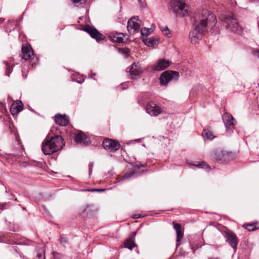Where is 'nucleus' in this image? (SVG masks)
<instances>
[{"mask_svg": "<svg viewBox=\"0 0 259 259\" xmlns=\"http://www.w3.org/2000/svg\"><path fill=\"white\" fill-rule=\"evenodd\" d=\"M216 18L213 13L207 10H203L195 17L194 28L190 31L189 38L192 43L196 44L202 38L205 31L214 32Z\"/></svg>", "mask_w": 259, "mask_h": 259, "instance_id": "nucleus-1", "label": "nucleus"}, {"mask_svg": "<svg viewBox=\"0 0 259 259\" xmlns=\"http://www.w3.org/2000/svg\"><path fill=\"white\" fill-rule=\"evenodd\" d=\"M65 145L62 137L57 135L54 137L47 136L42 144L41 150L44 154L49 155L62 149Z\"/></svg>", "mask_w": 259, "mask_h": 259, "instance_id": "nucleus-2", "label": "nucleus"}, {"mask_svg": "<svg viewBox=\"0 0 259 259\" xmlns=\"http://www.w3.org/2000/svg\"><path fill=\"white\" fill-rule=\"evenodd\" d=\"M221 19L227 29L238 34L241 33L242 28L237 22L233 14L228 13L223 15Z\"/></svg>", "mask_w": 259, "mask_h": 259, "instance_id": "nucleus-3", "label": "nucleus"}, {"mask_svg": "<svg viewBox=\"0 0 259 259\" xmlns=\"http://www.w3.org/2000/svg\"><path fill=\"white\" fill-rule=\"evenodd\" d=\"M171 10L178 16L189 15L190 9L183 0H172L170 4Z\"/></svg>", "mask_w": 259, "mask_h": 259, "instance_id": "nucleus-4", "label": "nucleus"}, {"mask_svg": "<svg viewBox=\"0 0 259 259\" xmlns=\"http://www.w3.org/2000/svg\"><path fill=\"white\" fill-rule=\"evenodd\" d=\"M179 77V73L175 71H165L160 76L161 85H166L171 80L177 81Z\"/></svg>", "mask_w": 259, "mask_h": 259, "instance_id": "nucleus-5", "label": "nucleus"}, {"mask_svg": "<svg viewBox=\"0 0 259 259\" xmlns=\"http://www.w3.org/2000/svg\"><path fill=\"white\" fill-rule=\"evenodd\" d=\"M102 145L104 149L110 152H114L120 148V144L117 141L106 139L103 141Z\"/></svg>", "mask_w": 259, "mask_h": 259, "instance_id": "nucleus-6", "label": "nucleus"}, {"mask_svg": "<svg viewBox=\"0 0 259 259\" xmlns=\"http://www.w3.org/2000/svg\"><path fill=\"white\" fill-rule=\"evenodd\" d=\"M223 121L226 127V131L228 133L232 132V128L236 124V121L234 117L228 113H225L223 115Z\"/></svg>", "mask_w": 259, "mask_h": 259, "instance_id": "nucleus-7", "label": "nucleus"}, {"mask_svg": "<svg viewBox=\"0 0 259 259\" xmlns=\"http://www.w3.org/2000/svg\"><path fill=\"white\" fill-rule=\"evenodd\" d=\"M146 112L151 116H156L162 112L161 107L153 102H149L146 108Z\"/></svg>", "mask_w": 259, "mask_h": 259, "instance_id": "nucleus-8", "label": "nucleus"}, {"mask_svg": "<svg viewBox=\"0 0 259 259\" xmlns=\"http://www.w3.org/2000/svg\"><path fill=\"white\" fill-rule=\"evenodd\" d=\"M135 17L131 18L127 22V29L131 34H135L140 31V24L134 20Z\"/></svg>", "mask_w": 259, "mask_h": 259, "instance_id": "nucleus-9", "label": "nucleus"}, {"mask_svg": "<svg viewBox=\"0 0 259 259\" xmlns=\"http://www.w3.org/2000/svg\"><path fill=\"white\" fill-rule=\"evenodd\" d=\"M83 30L89 33L92 38H95L98 41L103 39L102 34L99 33L95 28L86 25L83 27Z\"/></svg>", "mask_w": 259, "mask_h": 259, "instance_id": "nucleus-10", "label": "nucleus"}, {"mask_svg": "<svg viewBox=\"0 0 259 259\" xmlns=\"http://www.w3.org/2000/svg\"><path fill=\"white\" fill-rule=\"evenodd\" d=\"M170 64V62L164 59L158 60L157 63L153 66L154 71H159L166 69Z\"/></svg>", "mask_w": 259, "mask_h": 259, "instance_id": "nucleus-11", "label": "nucleus"}, {"mask_svg": "<svg viewBox=\"0 0 259 259\" xmlns=\"http://www.w3.org/2000/svg\"><path fill=\"white\" fill-rule=\"evenodd\" d=\"M226 241L235 251L238 244L236 235L232 232L226 233Z\"/></svg>", "mask_w": 259, "mask_h": 259, "instance_id": "nucleus-12", "label": "nucleus"}, {"mask_svg": "<svg viewBox=\"0 0 259 259\" xmlns=\"http://www.w3.org/2000/svg\"><path fill=\"white\" fill-rule=\"evenodd\" d=\"M74 139L76 143L85 145L89 144L90 142V138L81 131L77 133Z\"/></svg>", "mask_w": 259, "mask_h": 259, "instance_id": "nucleus-13", "label": "nucleus"}, {"mask_svg": "<svg viewBox=\"0 0 259 259\" xmlns=\"http://www.w3.org/2000/svg\"><path fill=\"white\" fill-rule=\"evenodd\" d=\"M22 102L20 100L16 101L11 106L10 111L13 115H17L23 109Z\"/></svg>", "mask_w": 259, "mask_h": 259, "instance_id": "nucleus-14", "label": "nucleus"}, {"mask_svg": "<svg viewBox=\"0 0 259 259\" xmlns=\"http://www.w3.org/2000/svg\"><path fill=\"white\" fill-rule=\"evenodd\" d=\"M22 52L25 60L29 59L33 54L31 46L27 44L22 45Z\"/></svg>", "mask_w": 259, "mask_h": 259, "instance_id": "nucleus-15", "label": "nucleus"}, {"mask_svg": "<svg viewBox=\"0 0 259 259\" xmlns=\"http://www.w3.org/2000/svg\"><path fill=\"white\" fill-rule=\"evenodd\" d=\"M55 121L59 125L66 126L68 123L69 119L66 115L57 114L55 116Z\"/></svg>", "mask_w": 259, "mask_h": 259, "instance_id": "nucleus-16", "label": "nucleus"}, {"mask_svg": "<svg viewBox=\"0 0 259 259\" xmlns=\"http://www.w3.org/2000/svg\"><path fill=\"white\" fill-rule=\"evenodd\" d=\"M136 235V232H134L132 234V236L127 238L125 242H124V247L129 249L130 250H132L133 247L136 246L135 243V236Z\"/></svg>", "mask_w": 259, "mask_h": 259, "instance_id": "nucleus-17", "label": "nucleus"}, {"mask_svg": "<svg viewBox=\"0 0 259 259\" xmlns=\"http://www.w3.org/2000/svg\"><path fill=\"white\" fill-rule=\"evenodd\" d=\"M174 228L177 232V245H179V242L180 241L181 238L183 237L184 234L182 230V227L180 224L173 222Z\"/></svg>", "mask_w": 259, "mask_h": 259, "instance_id": "nucleus-18", "label": "nucleus"}, {"mask_svg": "<svg viewBox=\"0 0 259 259\" xmlns=\"http://www.w3.org/2000/svg\"><path fill=\"white\" fill-rule=\"evenodd\" d=\"M226 153L222 150L217 149L213 152L212 158L217 161H220L225 160Z\"/></svg>", "mask_w": 259, "mask_h": 259, "instance_id": "nucleus-19", "label": "nucleus"}, {"mask_svg": "<svg viewBox=\"0 0 259 259\" xmlns=\"http://www.w3.org/2000/svg\"><path fill=\"white\" fill-rule=\"evenodd\" d=\"M109 36L113 41L120 43L123 41L124 35L122 33L112 32Z\"/></svg>", "mask_w": 259, "mask_h": 259, "instance_id": "nucleus-20", "label": "nucleus"}, {"mask_svg": "<svg viewBox=\"0 0 259 259\" xmlns=\"http://www.w3.org/2000/svg\"><path fill=\"white\" fill-rule=\"evenodd\" d=\"M189 164L190 165V167L193 169L194 168V167H196L199 168H204L208 171L210 170L209 166L204 162H198L197 163V164H191L190 163H189Z\"/></svg>", "mask_w": 259, "mask_h": 259, "instance_id": "nucleus-21", "label": "nucleus"}, {"mask_svg": "<svg viewBox=\"0 0 259 259\" xmlns=\"http://www.w3.org/2000/svg\"><path fill=\"white\" fill-rule=\"evenodd\" d=\"M130 72L131 75L137 76L140 74L141 70L138 65L133 63L130 68Z\"/></svg>", "mask_w": 259, "mask_h": 259, "instance_id": "nucleus-22", "label": "nucleus"}, {"mask_svg": "<svg viewBox=\"0 0 259 259\" xmlns=\"http://www.w3.org/2000/svg\"><path fill=\"white\" fill-rule=\"evenodd\" d=\"M202 135L204 138L207 140H212L215 137L208 128L203 130Z\"/></svg>", "mask_w": 259, "mask_h": 259, "instance_id": "nucleus-23", "label": "nucleus"}, {"mask_svg": "<svg viewBox=\"0 0 259 259\" xmlns=\"http://www.w3.org/2000/svg\"><path fill=\"white\" fill-rule=\"evenodd\" d=\"M259 228V223H253L246 225V229L249 231H253Z\"/></svg>", "mask_w": 259, "mask_h": 259, "instance_id": "nucleus-24", "label": "nucleus"}, {"mask_svg": "<svg viewBox=\"0 0 259 259\" xmlns=\"http://www.w3.org/2000/svg\"><path fill=\"white\" fill-rule=\"evenodd\" d=\"M5 63L6 65V75L9 76L12 71L13 65L7 61H5Z\"/></svg>", "mask_w": 259, "mask_h": 259, "instance_id": "nucleus-25", "label": "nucleus"}, {"mask_svg": "<svg viewBox=\"0 0 259 259\" xmlns=\"http://www.w3.org/2000/svg\"><path fill=\"white\" fill-rule=\"evenodd\" d=\"M160 29L164 35L168 37L170 36V31L167 26H161Z\"/></svg>", "mask_w": 259, "mask_h": 259, "instance_id": "nucleus-26", "label": "nucleus"}, {"mask_svg": "<svg viewBox=\"0 0 259 259\" xmlns=\"http://www.w3.org/2000/svg\"><path fill=\"white\" fill-rule=\"evenodd\" d=\"M54 259H67V256L60 253L55 252L53 254Z\"/></svg>", "mask_w": 259, "mask_h": 259, "instance_id": "nucleus-27", "label": "nucleus"}, {"mask_svg": "<svg viewBox=\"0 0 259 259\" xmlns=\"http://www.w3.org/2000/svg\"><path fill=\"white\" fill-rule=\"evenodd\" d=\"M141 33L143 36H147L151 33V31L150 29L142 28L141 29Z\"/></svg>", "mask_w": 259, "mask_h": 259, "instance_id": "nucleus-28", "label": "nucleus"}, {"mask_svg": "<svg viewBox=\"0 0 259 259\" xmlns=\"http://www.w3.org/2000/svg\"><path fill=\"white\" fill-rule=\"evenodd\" d=\"M60 242L61 244L65 246L68 243V239L65 237H62L59 239Z\"/></svg>", "mask_w": 259, "mask_h": 259, "instance_id": "nucleus-29", "label": "nucleus"}, {"mask_svg": "<svg viewBox=\"0 0 259 259\" xmlns=\"http://www.w3.org/2000/svg\"><path fill=\"white\" fill-rule=\"evenodd\" d=\"M72 1L75 5H81L84 3L86 0H72Z\"/></svg>", "mask_w": 259, "mask_h": 259, "instance_id": "nucleus-30", "label": "nucleus"}, {"mask_svg": "<svg viewBox=\"0 0 259 259\" xmlns=\"http://www.w3.org/2000/svg\"><path fill=\"white\" fill-rule=\"evenodd\" d=\"M134 175V173L133 172H131L130 174H125L122 178V180H124V179H127L131 177H132L133 175Z\"/></svg>", "mask_w": 259, "mask_h": 259, "instance_id": "nucleus-31", "label": "nucleus"}, {"mask_svg": "<svg viewBox=\"0 0 259 259\" xmlns=\"http://www.w3.org/2000/svg\"><path fill=\"white\" fill-rule=\"evenodd\" d=\"M82 191L97 192V189H84L82 190Z\"/></svg>", "mask_w": 259, "mask_h": 259, "instance_id": "nucleus-32", "label": "nucleus"}, {"mask_svg": "<svg viewBox=\"0 0 259 259\" xmlns=\"http://www.w3.org/2000/svg\"><path fill=\"white\" fill-rule=\"evenodd\" d=\"M254 55L259 59V50H255L253 52Z\"/></svg>", "mask_w": 259, "mask_h": 259, "instance_id": "nucleus-33", "label": "nucleus"}, {"mask_svg": "<svg viewBox=\"0 0 259 259\" xmlns=\"http://www.w3.org/2000/svg\"><path fill=\"white\" fill-rule=\"evenodd\" d=\"M93 163H90V164H89V172H90V174H91V173L92 172V169H93Z\"/></svg>", "mask_w": 259, "mask_h": 259, "instance_id": "nucleus-34", "label": "nucleus"}, {"mask_svg": "<svg viewBox=\"0 0 259 259\" xmlns=\"http://www.w3.org/2000/svg\"><path fill=\"white\" fill-rule=\"evenodd\" d=\"M120 88H122V89H126V83H122L121 84H120Z\"/></svg>", "mask_w": 259, "mask_h": 259, "instance_id": "nucleus-35", "label": "nucleus"}, {"mask_svg": "<svg viewBox=\"0 0 259 259\" xmlns=\"http://www.w3.org/2000/svg\"><path fill=\"white\" fill-rule=\"evenodd\" d=\"M6 205V203H0V209H3L5 208V206Z\"/></svg>", "mask_w": 259, "mask_h": 259, "instance_id": "nucleus-36", "label": "nucleus"}, {"mask_svg": "<svg viewBox=\"0 0 259 259\" xmlns=\"http://www.w3.org/2000/svg\"><path fill=\"white\" fill-rule=\"evenodd\" d=\"M105 191V189H97V192H103Z\"/></svg>", "mask_w": 259, "mask_h": 259, "instance_id": "nucleus-37", "label": "nucleus"}, {"mask_svg": "<svg viewBox=\"0 0 259 259\" xmlns=\"http://www.w3.org/2000/svg\"><path fill=\"white\" fill-rule=\"evenodd\" d=\"M83 80H84V79L82 78V79H80V80H77V82L79 83H81L83 81Z\"/></svg>", "mask_w": 259, "mask_h": 259, "instance_id": "nucleus-38", "label": "nucleus"}, {"mask_svg": "<svg viewBox=\"0 0 259 259\" xmlns=\"http://www.w3.org/2000/svg\"><path fill=\"white\" fill-rule=\"evenodd\" d=\"M140 218V216L138 214H135V216L134 217V219H137V218Z\"/></svg>", "mask_w": 259, "mask_h": 259, "instance_id": "nucleus-39", "label": "nucleus"}, {"mask_svg": "<svg viewBox=\"0 0 259 259\" xmlns=\"http://www.w3.org/2000/svg\"><path fill=\"white\" fill-rule=\"evenodd\" d=\"M5 19L4 18H0V24L2 23L4 21Z\"/></svg>", "mask_w": 259, "mask_h": 259, "instance_id": "nucleus-40", "label": "nucleus"}, {"mask_svg": "<svg viewBox=\"0 0 259 259\" xmlns=\"http://www.w3.org/2000/svg\"><path fill=\"white\" fill-rule=\"evenodd\" d=\"M149 42L151 44H153V40H152V38H149Z\"/></svg>", "mask_w": 259, "mask_h": 259, "instance_id": "nucleus-41", "label": "nucleus"}, {"mask_svg": "<svg viewBox=\"0 0 259 259\" xmlns=\"http://www.w3.org/2000/svg\"><path fill=\"white\" fill-rule=\"evenodd\" d=\"M22 75L24 78H26V75L24 74L23 70L22 69Z\"/></svg>", "mask_w": 259, "mask_h": 259, "instance_id": "nucleus-42", "label": "nucleus"}, {"mask_svg": "<svg viewBox=\"0 0 259 259\" xmlns=\"http://www.w3.org/2000/svg\"><path fill=\"white\" fill-rule=\"evenodd\" d=\"M138 1H139V2L140 3H141V4H143L142 0H138Z\"/></svg>", "mask_w": 259, "mask_h": 259, "instance_id": "nucleus-43", "label": "nucleus"}, {"mask_svg": "<svg viewBox=\"0 0 259 259\" xmlns=\"http://www.w3.org/2000/svg\"><path fill=\"white\" fill-rule=\"evenodd\" d=\"M208 259H219V258H217V257H212V258H208Z\"/></svg>", "mask_w": 259, "mask_h": 259, "instance_id": "nucleus-44", "label": "nucleus"}, {"mask_svg": "<svg viewBox=\"0 0 259 259\" xmlns=\"http://www.w3.org/2000/svg\"><path fill=\"white\" fill-rule=\"evenodd\" d=\"M87 208H85V209H84V210H83V211H82V213H83L84 211H85L87 210Z\"/></svg>", "mask_w": 259, "mask_h": 259, "instance_id": "nucleus-45", "label": "nucleus"}]
</instances>
